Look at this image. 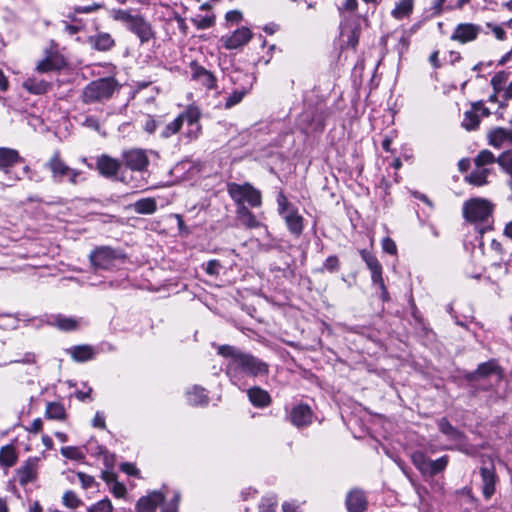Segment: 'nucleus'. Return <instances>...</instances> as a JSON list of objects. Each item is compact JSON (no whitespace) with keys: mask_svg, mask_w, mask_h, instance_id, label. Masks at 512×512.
<instances>
[{"mask_svg":"<svg viewBox=\"0 0 512 512\" xmlns=\"http://www.w3.org/2000/svg\"><path fill=\"white\" fill-rule=\"evenodd\" d=\"M217 353L227 360L225 374L234 385H239L245 377L258 378L269 373L266 362L235 346L219 345Z\"/></svg>","mask_w":512,"mask_h":512,"instance_id":"nucleus-1","label":"nucleus"},{"mask_svg":"<svg viewBox=\"0 0 512 512\" xmlns=\"http://www.w3.org/2000/svg\"><path fill=\"white\" fill-rule=\"evenodd\" d=\"M494 205L488 199L475 197L463 203L462 213L467 222L484 223L492 215Z\"/></svg>","mask_w":512,"mask_h":512,"instance_id":"nucleus-2","label":"nucleus"},{"mask_svg":"<svg viewBox=\"0 0 512 512\" xmlns=\"http://www.w3.org/2000/svg\"><path fill=\"white\" fill-rule=\"evenodd\" d=\"M227 191L237 207L240 206V204L245 205V203L255 208L262 205L261 191L248 182L244 184L229 183Z\"/></svg>","mask_w":512,"mask_h":512,"instance_id":"nucleus-3","label":"nucleus"},{"mask_svg":"<svg viewBox=\"0 0 512 512\" xmlns=\"http://www.w3.org/2000/svg\"><path fill=\"white\" fill-rule=\"evenodd\" d=\"M116 88L113 78H101L89 83L83 90L82 99L84 103L90 104L109 99Z\"/></svg>","mask_w":512,"mask_h":512,"instance_id":"nucleus-4","label":"nucleus"},{"mask_svg":"<svg viewBox=\"0 0 512 512\" xmlns=\"http://www.w3.org/2000/svg\"><path fill=\"white\" fill-rule=\"evenodd\" d=\"M411 461L423 476L433 477L446 469L449 457L444 455L436 460H431L424 452L417 450L411 454Z\"/></svg>","mask_w":512,"mask_h":512,"instance_id":"nucleus-5","label":"nucleus"},{"mask_svg":"<svg viewBox=\"0 0 512 512\" xmlns=\"http://www.w3.org/2000/svg\"><path fill=\"white\" fill-rule=\"evenodd\" d=\"M47 169L51 172L54 182L60 183L68 179L73 185L78 183L81 175L79 170L69 167L60 157V152L55 151L49 161L46 163Z\"/></svg>","mask_w":512,"mask_h":512,"instance_id":"nucleus-6","label":"nucleus"},{"mask_svg":"<svg viewBox=\"0 0 512 512\" xmlns=\"http://www.w3.org/2000/svg\"><path fill=\"white\" fill-rule=\"evenodd\" d=\"M89 259L95 270H109L116 265L117 261L124 259V254L109 246H100L90 253Z\"/></svg>","mask_w":512,"mask_h":512,"instance_id":"nucleus-7","label":"nucleus"},{"mask_svg":"<svg viewBox=\"0 0 512 512\" xmlns=\"http://www.w3.org/2000/svg\"><path fill=\"white\" fill-rule=\"evenodd\" d=\"M114 20L121 22L124 27L132 32H146L147 23L143 17L136 11L114 9L111 11Z\"/></svg>","mask_w":512,"mask_h":512,"instance_id":"nucleus-8","label":"nucleus"},{"mask_svg":"<svg viewBox=\"0 0 512 512\" xmlns=\"http://www.w3.org/2000/svg\"><path fill=\"white\" fill-rule=\"evenodd\" d=\"M124 165L137 172H144L149 166L147 151L140 148H132L122 152Z\"/></svg>","mask_w":512,"mask_h":512,"instance_id":"nucleus-9","label":"nucleus"},{"mask_svg":"<svg viewBox=\"0 0 512 512\" xmlns=\"http://www.w3.org/2000/svg\"><path fill=\"white\" fill-rule=\"evenodd\" d=\"M480 475L482 479V493L485 499L488 500L495 493L497 476L494 464L490 463L489 466H482L480 468Z\"/></svg>","mask_w":512,"mask_h":512,"instance_id":"nucleus-10","label":"nucleus"},{"mask_svg":"<svg viewBox=\"0 0 512 512\" xmlns=\"http://www.w3.org/2000/svg\"><path fill=\"white\" fill-rule=\"evenodd\" d=\"M191 77L194 81H197L207 89H213L216 87V77L203 66H200L197 62L192 61L190 63Z\"/></svg>","mask_w":512,"mask_h":512,"instance_id":"nucleus-11","label":"nucleus"},{"mask_svg":"<svg viewBox=\"0 0 512 512\" xmlns=\"http://www.w3.org/2000/svg\"><path fill=\"white\" fill-rule=\"evenodd\" d=\"M38 458H29L25 463L17 469V477L19 484L22 486L33 482L37 477Z\"/></svg>","mask_w":512,"mask_h":512,"instance_id":"nucleus-12","label":"nucleus"},{"mask_svg":"<svg viewBox=\"0 0 512 512\" xmlns=\"http://www.w3.org/2000/svg\"><path fill=\"white\" fill-rule=\"evenodd\" d=\"M96 167L101 175L107 178H112L118 174L121 162L109 155L103 154L98 157Z\"/></svg>","mask_w":512,"mask_h":512,"instance_id":"nucleus-13","label":"nucleus"},{"mask_svg":"<svg viewBox=\"0 0 512 512\" xmlns=\"http://www.w3.org/2000/svg\"><path fill=\"white\" fill-rule=\"evenodd\" d=\"M165 494L161 491H153L147 496L141 497L136 504L137 512H155L157 506L163 503Z\"/></svg>","mask_w":512,"mask_h":512,"instance_id":"nucleus-14","label":"nucleus"},{"mask_svg":"<svg viewBox=\"0 0 512 512\" xmlns=\"http://www.w3.org/2000/svg\"><path fill=\"white\" fill-rule=\"evenodd\" d=\"M23 159L19 152L12 148L0 147V170L8 173L9 170Z\"/></svg>","mask_w":512,"mask_h":512,"instance_id":"nucleus-15","label":"nucleus"},{"mask_svg":"<svg viewBox=\"0 0 512 512\" xmlns=\"http://www.w3.org/2000/svg\"><path fill=\"white\" fill-rule=\"evenodd\" d=\"M415 0H397L390 12L397 21L407 20L414 12Z\"/></svg>","mask_w":512,"mask_h":512,"instance_id":"nucleus-16","label":"nucleus"},{"mask_svg":"<svg viewBox=\"0 0 512 512\" xmlns=\"http://www.w3.org/2000/svg\"><path fill=\"white\" fill-rule=\"evenodd\" d=\"M283 219L287 225L289 232L295 237H299L304 229V219L299 214L297 208L290 209L287 211L285 215H283Z\"/></svg>","mask_w":512,"mask_h":512,"instance_id":"nucleus-17","label":"nucleus"},{"mask_svg":"<svg viewBox=\"0 0 512 512\" xmlns=\"http://www.w3.org/2000/svg\"><path fill=\"white\" fill-rule=\"evenodd\" d=\"M360 256L371 272L372 282H381V279H383L382 265L378 259L365 249L360 251Z\"/></svg>","mask_w":512,"mask_h":512,"instance_id":"nucleus-18","label":"nucleus"},{"mask_svg":"<svg viewBox=\"0 0 512 512\" xmlns=\"http://www.w3.org/2000/svg\"><path fill=\"white\" fill-rule=\"evenodd\" d=\"M290 419L292 424L297 427L309 425L312 420V412L310 407L304 404L295 406L291 411Z\"/></svg>","mask_w":512,"mask_h":512,"instance_id":"nucleus-19","label":"nucleus"},{"mask_svg":"<svg viewBox=\"0 0 512 512\" xmlns=\"http://www.w3.org/2000/svg\"><path fill=\"white\" fill-rule=\"evenodd\" d=\"M346 506L348 512H364L367 508V501L364 493L354 489L346 497Z\"/></svg>","mask_w":512,"mask_h":512,"instance_id":"nucleus-20","label":"nucleus"},{"mask_svg":"<svg viewBox=\"0 0 512 512\" xmlns=\"http://www.w3.org/2000/svg\"><path fill=\"white\" fill-rule=\"evenodd\" d=\"M487 137L491 146L501 148L506 143H512V130L497 127L490 130Z\"/></svg>","mask_w":512,"mask_h":512,"instance_id":"nucleus-21","label":"nucleus"},{"mask_svg":"<svg viewBox=\"0 0 512 512\" xmlns=\"http://www.w3.org/2000/svg\"><path fill=\"white\" fill-rule=\"evenodd\" d=\"M65 64L63 57L58 54L51 53L37 64L36 70L40 73L57 71L64 67Z\"/></svg>","mask_w":512,"mask_h":512,"instance_id":"nucleus-22","label":"nucleus"},{"mask_svg":"<svg viewBox=\"0 0 512 512\" xmlns=\"http://www.w3.org/2000/svg\"><path fill=\"white\" fill-rule=\"evenodd\" d=\"M438 429L448 439L454 441L456 444L462 443L465 440V435L454 427L447 418L442 417L437 421Z\"/></svg>","mask_w":512,"mask_h":512,"instance_id":"nucleus-23","label":"nucleus"},{"mask_svg":"<svg viewBox=\"0 0 512 512\" xmlns=\"http://www.w3.org/2000/svg\"><path fill=\"white\" fill-rule=\"evenodd\" d=\"M236 218L242 226L248 229L259 228L261 223L256 219L255 215L246 207L240 204L236 209Z\"/></svg>","mask_w":512,"mask_h":512,"instance_id":"nucleus-24","label":"nucleus"},{"mask_svg":"<svg viewBox=\"0 0 512 512\" xmlns=\"http://www.w3.org/2000/svg\"><path fill=\"white\" fill-rule=\"evenodd\" d=\"M247 396L250 402L256 407L263 408L271 403V397L269 393L258 386L249 388L247 390Z\"/></svg>","mask_w":512,"mask_h":512,"instance_id":"nucleus-25","label":"nucleus"},{"mask_svg":"<svg viewBox=\"0 0 512 512\" xmlns=\"http://www.w3.org/2000/svg\"><path fill=\"white\" fill-rule=\"evenodd\" d=\"M498 368L499 367H498L497 363L494 360H490V361L481 363L475 371L467 374L466 378L469 381H475V380H478L481 378H485V377H488L489 375L497 372Z\"/></svg>","mask_w":512,"mask_h":512,"instance_id":"nucleus-26","label":"nucleus"},{"mask_svg":"<svg viewBox=\"0 0 512 512\" xmlns=\"http://www.w3.org/2000/svg\"><path fill=\"white\" fill-rule=\"evenodd\" d=\"M23 87L31 94L43 95L51 89V83L36 78H28L23 82Z\"/></svg>","mask_w":512,"mask_h":512,"instance_id":"nucleus-27","label":"nucleus"},{"mask_svg":"<svg viewBox=\"0 0 512 512\" xmlns=\"http://www.w3.org/2000/svg\"><path fill=\"white\" fill-rule=\"evenodd\" d=\"M252 34H226L222 36L221 42L227 49H237L247 44Z\"/></svg>","mask_w":512,"mask_h":512,"instance_id":"nucleus-28","label":"nucleus"},{"mask_svg":"<svg viewBox=\"0 0 512 512\" xmlns=\"http://www.w3.org/2000/svg\"><path fill=\"white\" fill-rule=\"evenodd\" d=\"M490 173L488 168L476 167L469 175L465 177V181L471 185L480 187L488 183L487 177Z\"/></svg>","mask_w":512,"mask_h":512,"instance_id":"nucleus-29","label":"nucleus"},{"mask_svg":"<svg viewBox=\"0 0 512 512\" xmlns=\"http://www.w3.org/2000/svg\"><path fill=\"white\" fill-rule=\"evenodd\" d=\"M71 357L77 362H85L93 359L95 351L92 346L78 345L70 349Z\"/></svg>","mask_w":512,"mask_h":512,"instance_id":"nucleus-30","label":"nucleus"},{"mask_svg":"<svg viewBox=\"0 0 512 512\" xmlns=\"http://www.w3.org/2000/svg\"><path fill=\"white\" fill-rule=\"evenodd\" d=\"M201 118V111L195 106H189L184 112L178 115L177 119H180L181 126L186 122L189 126L199 125Z\"/></svg>","mask_w":512,"mask_h":512,"instance_id":"nucleus-31","label":"nucleus"},{"mask_svg":"<svg viewBox=\"0 0 512 512\" xmlns=\"http://www.w3.org/2000/svg\"><path fill=\"white\" fill-rule=\"evenodd\" d=\"M187 400L191 405H206L209 401L205 390L202 387L194 386L187 392Z\"/></svg>","mask_w":512,"mask_h":512,"instance_id":"nucleus-32","label":"nucleus"},{"mask_svg":"<svg viewBox=\"0 0 512 512\" xmlns=\"http://www.w3.org/2000/svg\"><path fill=\"white\" fill-rule=\"evenodd\" d=\"M480 124V117L477 114V104L472 105V109L464 113L462 126L468 130H475Z\"/></svg>","mask_w":512,"mask_h":512,"instance_id":"nucleus-33","label":"nucleus"},{"mask_svg":"<svg viewBox=\"0 0 512 512\" xmlns=\"http://www.w3.org/2000/svg\"><path fill=\"white\" fill-rule=\"evenodd\" d=\"M17 453L12 445L3 446L0 449V464L5 467H12L17 461Z\"/></svg>","mask_w":512,"mask_h":512,"instance_id":"nucleus-34","label":"nucleus"},{"mask_svg":"<svg viewBox=\"0 0 512 512\" xmlns=\"http://www.w3.org/2000/svg\"><path fill=\"white\" fill-rule=\"evenodd\" d=\"M157 209V204L153 198H143L134 203V210L139 214H153Z\"/></svg>","mask_w":512,"mask_h":512,"instance_id":"nucleus-35","label":"nucleus"},{"mask_svg":"<svg viewBox=\"0 0 512 512\" xmlns=\"http://www.w3.org/2000/svg\"><path fill=\"white\" fill-rule=\"evenodd\" d=\"M46 417L49 419L63 420L66 412L62 404L58 402H49L46 406Z\"/></svg>","mask_w":512,"mask_h":512,"instance_id":"nucleus-36","label":"nucleus"},{"mask_svg":"<svg viewBox=\"0 0 512 512\" xmlns=\"http://www.w3.org/2000/svg\"><path fill=\"white\" fill-rule=\"evenodd\" d=\"M496 160H497V158L494 156V154L491 151L484 149V150H481L477 154V156L474 159V163H475V166L478 168H480V167L486 168L485 166L495 163Z\"/></svg>","mask_w":512,"mask_h":512,"instance_id":"nucleus-37","label":"nucleus"},{"mask_svg":"<svg viewBox=\"0 0 512 512\" xmlns=\"http://www.w3.org/2000/svg\"><path fill=\"white\" fill-rule=\"evenodd\" d=\"M55 325L63 331H73L78 328V321L75 318L57 316L55 318Z\"/></svg>","mask_w":512,"mask_h":512,"instance_id":"nucleus-38","label":"nucleus"},{"mask_svg":"<svg viewBox=\"0 0 512 512\" xmlns=\"http://www.w3.org/2000/svg\"><path fill=\"white\" fill-rule=\"evenodd\" d=\"M248 93V90L245 89V88H242V89H237V90H234L227 98H226V101H225V108L226 109H230L232 108L233 106L239 104L243 98L245 97V95Z\"/></svg>","mask_w":512,"mask_h":512,"instance_id":"nucleus-39","label":"nucleus"},{"mask_svg":"<svg viewBox=\"0 0 512 512\" xmlns=\"http://www.w3.org/2000/svg\"><path fill=\"white\" fill-rule=\"evenodd\" d=\"M496 162L505 173L512 174V150L501 153Z\"/></svg>","mask_w":512,"mask_h":512,"instance_id":"nucleus-40","label":"nucleus"},{"mask_svg":"<svg viewBox=\"0 0 512 512\" xmlns=\"http://www.w3.org/2000/svg\"><path fill=\"white\" fill-rule=\"evenodd\" d=\"M181 128H182L181 121H180V119H177V117H176L173 121H171L165 125V127L163 128V130L160 133V137L163 139H167V138L171 137L172 135L177 134Z\"/></svg>","mask_w":512,"mask_h":512,"instance_id":"nucleus-41","label":"nucleus"},{"mask_svg":"<svg viewBox=\"0 0 512 512\" xmlns=\"http://www.w3.org/2000/svg\"><path fill=\"white\" fill-rule=\"evenodd\" d=\"M64 506L70 509H76L82 505V500L71 490L66 491L62 497Z\"/></svg>","mask_w":512,"mask_h":512,"instance_id":"nucleus-42","label":"nucleus"},{"mask_svg":"<svg viewBox=\"0 0 512 512\" xmlns=\"http://www.w3.org/2000/svg\"><path fill=\"white\" fill-rule=\"evenodd\" d=\"M62 456L72 460H82L84 458V454L82 451L75 446H66L62 447L60 450Z\"/></svg>","mask_w":512,"mask_h":512,"instance_id":"nucleus-43","label":"nucleus"},{"mask_svg":"<svg viewBox=\"0 0 512 512\" xmlns=\"http://www.w3.org/2000/svg\"><path fill=\"white\" fill-rule=\"evenodd\" d=\"M114 41L111 39L110 34H98L94 40L95 47L98 50H107L113 45Z\"/></svg>","mask_w":512,"mask_h":512,"instance_id":"nucleus-44","label":"nucleus"},{"mask_svg":"<svg viewBox=\"0 0 512 512\" xmlns=\"http://www.w3.org/2000/svg\"><path fill=\"white\" fill-rule=\"evenodd\" d=\"M112 504L109 499H103L92 505L88 512H112Z\"/></svg>","mask_w":512,"mask_h":512,"instance_id":"nucleus-45","label":"nucleus"},{"mask_svg":"<svg viewBox=\"0 0 512 512\" xmlns=\"http://www.w3.org/2000/svg\"><path fill=\"white\" fill-rule=\"evenodd\" d=\"M277 500L275 497H267L262 500L259 505V512H275Z\"/></svg>","mask_w":512,"mask_h":512,"instance_id":"nucleus-46","label":"nucleus"},{"mask_svg":"<svg viewBox=\"0 0 512 512\" xmlns=\"http://www.w3.org/2000/svg\"><path fill=\"white\" fill-rule=\"evenodd\" d=\"M339 259L337 256L335 255H332V256H329L324 264H323V268L321 269V271H323L324 269L327 270L328 272L330 273H333V272H336L339 270Z\"/></svg>","mask_w":512,"mask_h":512,"instance_id":"nucleus-47","label":"nucleus"},{"mask_svg":"<svg viewBox=\"0 0 512 512\" xmlns=\"http://www.w3.org/2000/svg\"><path fill=\"white\" fill-rule=\"evenodd\" d=\"M179 501L180 493L175 492L172 500L162 507L161 512H178Z\"/></svg>","mask_w":512,"mask_h":512,"instance_id":"nucleus-48","label":"nucleus"},{"mask_svg":"<svg viewBox=\"0 0 512 512\" xmlns=\"http://www.w3.org/2000/svg\"><path fill=\"white\" fill-rule=\"evenodd\" d=\"M277 203L279 207V214L282 216L285 215L287 211H290V209H296L292 204L288 202L283 194L278 196Z\"/></svg>","mask_w":512,"mask_h":512,"instance_id":"nucleus-49","label":"nucleus"},{"mask_svg":"<svg viewBox=\"0 0 512 512\" xmlns=\"http://www.w3.org/2000/svg\"><path fill=\"white\" fill-rule=\"evenodd\" d=\"M158 125H159V121L154 119L153 116L147 115L146 119H145V122H144V125H143V129L148 134H153V133H155Z\"/></svg>","mask_w":512,"mask_h":512,"instance_id":"nucleus-50","label":"nucleus"},{"mask_svg":"<svg viewBox=\"0 0 512 512\" xmlns=\"http://www.w3.org/2000/svg\"><path fill=\"white\" fill-rule=\"evenodd\" d=\"M382 249H383L384 252H386V253H388L390 255H395L397 253L396 243L390 237H385L382 240Z\"/></svg>","mask_w":512,"mask_h":512,"instance_id":"nucleus-51","label":"nucleus"},{"mask_svg":"<svg viewBox=\"0 0 512 512\" xmlns=\"http://www.w3.org/2000/svg\"><path fill=\"white\" fill-rule=\"evenodd\" d=\"M359 6L358 0H344L339 7L340 12L354 13Z\"/></svg>","mask_w":512,"mask_h":512,"instance_id":"nucleus-52","label":"nucleus"},{"mask_svg":"<svg viewBox=\"0 0 512 512\" xmlns=\"http://www.w3.org/2000/svg\"><path fill=\"white\" fill-rule=\"evenodd\" d=\"M220 268L221 264L218 260H209L206 264L205 271L211 276H216L219 274Z\"/></svg>","mask_w":512,"mask_h":512,"instance_id":"nucleus-53","label":"nucleus"},{"mask_svg":"<svg viewBox=\"0 0 512 512\" xmlns=\"http://www.w3.org/2000/svg\"><path fill=\"white\" fill-rule=\"evenodd\" d=\"M77 477L84 489L91 487L94 483V478L84 472H78Z\"/></svg>","mask_w":512,"mask_h":512,"instance_id":"nucleus-54","label":"nucleus"},{"mask_svg":"<svg viewBox=\"0 0 512 512\" xmlns=\"http://www.w3.org/2000/svg\"><path fill=\"white\" fill-rule=\"evenodd\" d=\"M477 34H452L451 39L458 41L461 44H465L476 39Z\"/></svg>","mask_w":512,"mask_h":512,"instance_id":"nucleus-55","label":"nucleus"},{"mask_svg":"<svg viewBox=\"0 0 512 512\" xmlns=\"http://www.w3.org/2000/svg\"><path fill=\"white\" fill-rule=\"evenodd\" d=\"M505 81V74L503 72L497 73L491 79V85L493 86L495 92L501 90V86Z\"/></svg>","mask_w":512,"mask_h":512,"instance_id":"nucleus-56","label":"nucleus"},{"mask_svg":"<svg viewBox=\"0 0 512 512\" xmlns=\"http://www.w3.org/2000/svg\"><path fill=\"white\" fill-rule=\"evenodd\" d=\"M10 363L34 364L36 363V355L33 352H27L21 359L12 360Z\"/></svg>","mask_w":512,"mask_h":512,"instance_id":"nucleus-57","label":"nucleus"},{"mask_svg":"<svg viewBox=\"0 0 512 512\" xmlns=\"http://www.w3.org/2000/svg\"><path fill=\"white\" fill-rule=\"evenodd\" d=\"M82 125L87 128L93 129L95 131L100 130V123H99L98 119L94 116L86 117L85 120L83 121Z\"/></svg>","mask_w":512,"mask_h":512,"instance_id":"nucleus-58","label":"nucleus"},{"mask_svg":"<svg viewBox=\"0 0 512 512\" xmlns=\"http://www.w3.org/2000/svg\"><path fill=\"white\" fill-rule=\"evenodd\" d=\"M92 426L99 429H105L106 423H105V416L102 412H96L93 420H92Z\"/></svg>","mask_w":512,"mask_h":512,"instance_id":"nucleus-59","label":"nucleus"},{"mask_svg":"<svg viewBox=\"0 0 512 512\" xmlns=\"http://www.w3.org/2000/svg\"><path fill=\"white\" fill-rule=\"evenodd\" d=\"M201 131H202V127H201L200 124L199 125H195V126H189L188 129H187L186 136L190 140H195V139H197L200 136Z\"/></svg>","mask_w":512,"mask_h":512,"instance_id":"nucleus-60","label":"nucleus"},{"mask_svg":"<svg viewBox=\"0 0 512 512\" xmlns=\"http://www.w3.org/2000/svg\"><path fill=\"white\" fill-rule=\"evenodd\" d=\"M226 20L231 23H239L242 20V13L239 10H232L226 13Z\"/></svg>","mask_w":512,"mask_h":512,"instance_id":"nucleus-61","label":"nucleus"},{"mask_svg":"<svg viewBox=\"0 0 512 512\" xmlns=\"http://www.w3.org/2000/svg\"><path fill=\"white\" fill-rule=\"evenodd\" d=\"M43 422L40 418H36L31 423L30 427L27 428V431L31 433H38L42 430Z\"/></svg>","mask_w":512,"mask_h":512,"instance_id":"nucleus-62","label":"nucleus"},{"mask_svg":"<svg viewBox=\"0 0 512 512\" xmlns=\"http://www.w3.org/2000/svg\"><path fill=\"white\" fill-rule=\"evenodd\" d=\"M121 470L125 473H127L128 475H137L138 474V469L136 468V466L132 463H123L121 465Z\"/></svg>","mask_w":512,"mask_h":512,"instance_id":"nucleus-63","label":"nucleus"},{"mask_svg":"<svg viewBox=\"0 0 512 512\" xmlns=\"http://www.w3.org/2000/svg\"><path fill=\"white\" fill-rule=\"evenodd\" d=\"M126 493V487L123 484L115 483L113 487V494L116 497H123Z\"/></svg>","mask_w":512,"mask_h":512,"instance_id":"nucleus-64","label":"nucleus"}]
</instances>
